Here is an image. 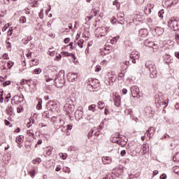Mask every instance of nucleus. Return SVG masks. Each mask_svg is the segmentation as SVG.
Returning a JSON list of instances; mask_svg holds the SVG:
<instances>
[{"label":"nucleus","instance_id":"864d4df0","mask_svg":"<svg viewBox=\"0 0 179 179\" xmlns=\"http://www.w3.org/2000/svg\"><path fill=\"white\" fill-rule=\"evenodd\" d=\"M68 47H70V50H75V48L73 47V42H71Z\"/></svg>","mask_w":179,"mask_h":179},{"label":"nucleus","instance_id":"4c0bfd02","mask_svg":"<svg viewBox=\"0 0 179 179\" xmlns=\"http://www.w3.org/2000/svg\"><path fill=\"white\" fill-rule=\"evenodd\" d=\"M14 64H15V63H13L12 61H8L7 62V66H8V69H10L12 68V66H13Z\"/></svg>","mask_w":179,"mask_h":179},{"label":"nucleus","instance_id":"f257e3e1","mask_svg":"<svg viewBox=\"0 0 179 179\" xmlns=\"http://www.w3.org/2000/svg\"><path fill=\"white\" fill-rule=\"evenodd\" d=\"M51 80H54L56 87H64L65 85V71H60L54 78L50 77L46 78V82H51Z\"/></svg>","mask_w":179,"mask_h":179},{"label":"nucleus","instance_id":"5701e85b","mask_svg":"<svg viewBox=\"0 0 179 179\" xmlns=\"http://www.w3.org/2000/svg\"><path fill=\"white\" fill-rule=\"evenodd\" d=\"M103 128H104V121H102L101 124L99 125V127H97L98 132H100L101 131H102Z\"/></svg>","mask_w":179,"mask_h":179},{"label":"nucleus","instance_id":"f03ea898","mask_svg":"<svg viewBox=\"0 0 179 179\" xmlns=\"http://www.w3.org/2000/svg\"><path fill=\"white\" fill-rule=\"evenodd\" d=\"M145 67L147 69H149L150 74V76L152 79L155 78H157V69L156 68V65L155 64V62L148 60L145 62Z\"/></svg>","mask_w":179,"mask_h":179},{"label":"nucleus","instance_id":"1a4fd4ad","mask_svg":"<svg viewBox=\"0 0 179 179\" xmlns=\"http://www.w3.org/2000/svg\"><path fill=\"white\" fill-rule=\"evenodd\" d=\"M67 79L69 82H77V80H78V73H69L67 74Z\"/></svg>","mask_w":179,"mask_h":179},{"label":"nucleus","instance_id":"5fc2aeb1","mask_svg":"<svg viewBox=\"0 0 179 179\" xmlns=\"http://www.w3.org/2000/svg\"><path fill=\"white\" fill-rule=\"evenodd\" d=\"M125 155H127V151H126L125 150H122V151L120 152V155H121L122 157L125 156Z\"/></svg>","mask_w":179,"mask_h":179},{"label":"nucleus","instance_id":"13d9d810","mask_svg":"<svg viewBox=\"0 0 179 179\" xmlns=\"http://www.w3.org/2000/svg\"><path fill=\"white\" fill-rule=\"evenodd\" d=\"M160 178L161 179H166V178H167V175H166V173H163L160 176Z\"/></svg>","mask_w":179,"mask_h":179},{"label":"nucleus","instance_id":"052dcab7","mask_svg":"<svg viewBox=\"0 0 179 179\" xmlns=\"http://www.w3.org/2000/svg\"><path fill=\"white\" fill-rule=\"evenodd\" d=\"M101 71V66H96V72H100Z\"/></svg>","mask_w":179,"mask_h":179},{"label":"nucleus","instance_id":"6ab92c4d","mask_svg":"<svg viewBox=\"0 0 179 179\" xmlns=\"http://www.w3.org/2000/svg\"><path fill=\"white\" fill-rule=\"evenodd\" d=\"M115 80H117V76L110 74V76L108 79L109 85H111V83H114Z\"/></svg>","mask_w":179,"mask_h":179},{"label":"nucleus","instance_id":"c756f323","mask_svg":"<svg viewBox=\"0 0 179 179\" xmlns=\"http://www.w3.org/2000/svg\"><path fill=\"white\" fill-rule=\"evenodd\" d=\"M118 38H120V36H116V37L113 38L110 40V43L111 44H115V43H117L118 41Z\"/></svg>","mask_w":179,"mask_h":179},{"label":"nucleus","instance_id":"7c9ffc66","mask_svg":"<svg viewBox=\"0 0 179 179\" xmlns=\"http://www.w3.org/2000/svg\"><path fill=\"white\" fill-rule=\"evenodd\" d=\"M173 162H179V152H177L176 155L173 157Z\"/></svg>","mask_w":179,"mask_h":179},{"label":"nucleus","instance_id":"412c9836","mask_svg":"<svg viewBox=\"0 0 179 179\" xmlns=\"http://www.w3.org/2000/svg\"><path fill=\"white\" fill-rule=\"evenodd\" d=\"M6 113L8 115H12V114H13V108H12V106L7 107Z\"/></svg>","mask_w":179,"mask_h":179},{"label":"nucleus","instance_id":"a211bd4d","mask_svg":"<svg viewBox=\"0 0 179 179\" xmlns=\"http://www.w3.org/2000/svg\"><path fill=\"white\" fill-rule=\"evenodd\" d=\"M38 103L36 105L37 110H41L43 108V99L41 98H37Z\"/></svg>","mask_w":179,"mask_h":179},{"label":"nucleus","instance_id":"39448f33","mask_svg":"<svg viewBox=\"0 0 179 179\" xmlns=\"http://www.w3.org/2000/svg\"><path fill=\"white\" fill-rule=\"evenodd\" d=\"M64 110L67 115H71V114H72V113H73V111L75 110V106L70 103H66L64 105Z\"/></svg>","mask_w":179,"mask_h":179},{"label":"nucleus","instance_id":"a19ab883","mask_svg":"<svg viewBox=\"0 0 179 179\" xmlns=\"http://www.w3.org/2000/svg\"><path fill=\"white\" fill-rule=\"evenodd\" d=\"M20 23H26L27 22L26 17L25 16L20 17Z\"/></svg>","mask_w":179,"mask_h":179},{"label":"nucleus","instance_id":"aec40b11","mask_svg":"<svg viewBox=\"0 0 179 179\" xmlns=\"http://www.w3.org/2000/svg\"><path fill=\"white\" fill-rule=\"evenodd\" d=\"M64 55L65 57H71V58L75 61L76 59V56H75V54L73 53H69L68 52H63Z\"/></svg>","mask_w":179,"mask_h":179},{"label":"nucleus","instance_id":"cd10ccee","mask_svg":"<svg viewBox=\"0 0 179 179\" xmlns=\"http://www.w3.org/2000/svg\"><path fill=\"white\" fill-rule=\"evenodd\" d=\"M84 43H85V41L83 39H80L78 42V47H80V48H83Z\"/></svg>","mask_w":179,"mask_h":179},{"label":"nucleus","instance_id":"79ce46f5","mask_svg":"<svg viewBox=\"0 0 179 179\" xmlns=\"http://www.w3.org/2000/svg\"><path fill=\"white\" fill-rule=\"evenodd\" d=\"M124 73L121 72L118 75V80H122L124 79Z\"/></svg>","mask_w":179,"mask_h":179},{"label":"nucleus","instance_id":"72a5a7b5","mask_svg":"<svg viewBox=\"0 0 179 179\" xmlns=\"http://www.w3.org/2000/svg\"><path fill=\"white\" fill-rule=\"evenodd\" d=\"M32 162H33V164H40V163H41V159H40V158H36V159H34Z\"/></svg>","mask_w":179,"mask_h":179},{"label":"nucleus","instance_id":"9d476101","mask_svg":"<svg viewBox=\"0 0 179 179\" xmlns=\"http://www.w3.org/2000/svg\"><path fill=\"white\" fill-rule=\"evenodd\" d=\"M129 57L132 59L131 62L133 64H136V59L139 58V55L138 52H133L130 54Z\"/></svg>","mask_w":179,"mask_h":179},{"label":"nucleus","instance_id":"09e8293b","mask_svg":"<svg viewBox=\"0 0 179 179\" xmlns=\"http://www.w3.org/2000/svg\"><path fill=\"white\" fill-rule=\"evenodd\" d=\"M92 10L94 13V16H97V15H99V10H97L96 8H93Z\"/></svg>","mask_w":179,"mask_h":179},{"label":"nucleus","instance_id":"69168bd1","mask_svg":"<svg viewBox=\"0 0 179 179\" xmlns=\"http://www.w3.org/2000/svg\"><path fill=\"white\" fill-rule=\"evenodd\" d=\"M122 92L123 94H127V93H128V90L125 88L122 90Z\"/></svg>","mask_w":179,"mask_h":179},{"label":"nucleus","instance_id":"49530a36","mask_svg":"<svg viewBox=\"0 0 179 179\" xmlns=\"http://www.w3.org/2000/svg\"><path fill=\"white\" fill-rule=\"evenodd\" d=\"M135 2L137 5H142L145 2V0H135Z\"/></svg>","mask_w":179,"mask_h":179},{"label":"nucleus","instance_id":"bf43d9fd","mask_svg":"<svg viewBox=\"0 0 179 179\" xmlns=\"http://www.w3.org/2000/svg\"><path fill=\"white\" fill-rule=\"evenodd\" d=\"M61 58H62V56L59 54L58 55L56 56L55 59L57 61H59L61 59Z\"/></svg>","mask_w":179,"mask_h":179},{"label":"nucleus","instance_id":"e2e57ef3","mask_svg":"<svg viewBox=\"0 0 179 179\" xmlns=\"http://www.w3.org/2000/svg\"><path fill=\"white\" fill-rule=\"evenodd\" d=\"M120 133H117L115 134H113V138H116V139H117V138H120Z\"/></svg>","mask_w":179,"mask_h":179},{"label":"nucleus","instance_id":"ddd939ff","mask_svg":"<svg viewBox=\"0 0 179 179\" xmlns=\"http://www.w3.org/2000/svg\"><path fill=\"white\" fill-rule=\"evenodd\" d=\"M155 132H156V129L151 127H150L148 130H147V136H148L149 138H152V136H153V135H155Z\"/></svg>","mask_w":179,"mask_h":179},{"label":"nucleus","instance_id":"ea45409f","mask_svg":"<svg viewBox=\"0 0 179 179\" xmlns=\"http://www.w3.org/2000/svg\"><path fill=\"white\" fill-rule=\"evenodd\" d=\"M29 173L30 174L31 177H34V176H36V169H31L29 171Z\"/></svg>","mask_w":179,"mask_h":179},{"label":"nucleus","instance_id":"2f4dec72","mask_svg":"<svg viewBox=\"0 0 179 179\" xmlns=\"http://www.w3.org/2000/svg\"><path fill=\"white\" fill-rule=\"evenodd\" d=\"M138 177H139V174L136 173V174H130L129 176V178L128 179H134V178H138Z\"/></svg>","mask_w":179,"mask_h":179},{"label":"nucleus","instance_id":"2eb2a0df","mask_svg":"<svg viewBox=\"0 0 179 179\" xmlns=\"http://www.w3.org/2000/svg\"><path fill=\"white\" fill-rule=\"evenodd\" d=\"M138 34L140 36V37H146L148 36V29H141L138 31Z\"/></svg>","mask_w":179,"mask_h":179},{"label":"nucleus","instance_id":"c03bdc74","mask_svg":"<svg viewBox=\"0 0 179 179\" xmlns=\"http://www.w3.org/2000/svg\"><path fill=\"white\" fill-rule=\"evenodd\" d=\"M13 33V27H10L8 31V36H12Z\"/></svg>","mask_w":179,"mask_h":179},{"label":"nucleus","instance_id":"680f3d73","mask_svg":"<svg viewBox=\"0 0 179 179\" xmlns=\"http://www.w3.org/2000/svg\"><path fill=\"white\" fill-rule=\"evenodd\" d=\"M167 138H170V136L166 134L164 135V136H162V139H167Z\"/></svg>","mask_w":179,"mask_h":179},{"label":"nucleus","instance_id":"473e14b6","mask_svg":"<svg viewBox=\"0 0 179 179\" xmlns=\"http://www.w3.org/2000/svg\"><path fill=\"white\" fill-rule=\"evenodd\" d=\"M23 138H24L23 136H19L18 137H17L15 140L16 143H22V141H23Z\"/></svg>","mask_w":179,"mask_h":179},{"label":"nucleus","instance_id":"0eeeda50","mask_svg":"<svg viewBox=\"0 0 179 179\" xmlns=\"http://www.w3.org/2000/svg\"><path fill=\"white\" fill-rule=\"evenodd\" d=\"M131 92L132 97H134V99L139 97V87L138 86L134 85L131 87Z\"/></svg>","mask_w":179,"mask_h":179},{"label":"nucleus","instance_id":"a18cd8bd","mask_svg":"<svg viewBox=\"0 0 179 179\" xmlns=\"http://www.w3.org/2000/svg\"><path fill=\"white\" fill-rule=\"evenodd\" d=\"M144 12L146 15H150V13H152V10L150 8H145Z\"/></svg>","mask_w":179,"mask_h":179},{"label":"nucleus","instance_id":"7ed1b4c3","mask_svg":"<svg viewBox=\"0 0 179 179\" xmlns=\"http://www.w3.org/2000/svg\"><path fill=\"white\" fill-rule=\"evenodd\" d=\"M87 87L90 92H96V89L100 87V83L97 79L89 78Z\"/></svg>","mask_w":179,"mask_h":179},{"label":"nucleus","instance_id":"37998d69","mask_svg":"<svg viewBox=\"0 0 179 179\" xmlns=\"http://www.w3.org/2000/svg\"><path fill=\"white\" fill-rule=\"evenodd\" d=\"M10 83H12V82H10V80L5 81V82L3 83V87H6V86H9V85H10Z\"/></svg>","mask_w":179,"mask_h":179},{"label":"nucleus","instance_id":"dca6fc26","mask_svg":"<svg viewBox=\"0 0 179 179\" xmlns=\"http://www.w3.org/2000/svg\"><path fill=\"white\" fill-rule=\"evenodd\" d=\"M155 31L158 36H162V34L164 33V29L160 27H156L155 29Z\"/></svg>","mask_w":179,"mask_h":179},{"label":"nucleus","instance_id":"bb28decb","mask_svg":"<svg viewBox=\"0 0 179 179\" xmlns=\"http://www.w3.org/2000/svg\"><path fill=\"white\" fill-rule=\"evenodd\" d=\"M98 107L101 110H103V108H104V102L103 101H99L98 102Z\"/></svg>","mask_w":179,"mask_h":179},{"label":"nucleus","instance_id":"338daca9","mask_svg":"<svg viewBox=\"0 0 179 179\" xmlns=\"http://www.w3.org/2000/svg\"><path fill=\"white\" fill-rule=\"evenodd\" d=\"M72 127H73V125L71 124H68L67 125V129L71 131V129H72Z\"/></svg>","mask_w":179,"mask_h":179},{"label":"nucleus","instance_id":"4d7b16f0","mask_svg":"<svg viewBox=\"0 0 179 179\" xmlns=\"http://www.w3.org/2000/svg\"><path fill=\"white\" fill-rule=\"evenodd\" d=\"M112 142L113 143H117L118 145H121V143H120V141L117 139H112Z\"/></svg>","mask_w":179,"mask_h":179},{"label":"nucleus","instance_id":"f704fd0d","mask_svg":"<svg viewBox=\"0 0 179 179\" xmlns=\"http://www.w3.org/2000/svg\"><path fill=\"white\" fill-rule=\"evenodd\" d=\"M42 72L41 69H36L33 71V73H35V75H40V73Z\"/></svg>","mask_w":179,"mask_h":179},{"label":"nucleus","instance_id":"f3484780","mask_svg":"<svg viewBox=\"0 0 179 179\" xmlns=\"http://www.w3.org/2000/svg\"><path fill=\"white\" fill-rule=\"evenodd\" d=\"M102 162L103 164H110L112 160L111 157H102Z\"/></svg>","mask_w":179,"mask_h":179},{"label":"nucleus","instance_id":"3c124183","mask_svg":"<svg viewBox=\"0 0 179 179\" xmlns=\"http://www.w3.org/2000/svg\"><path fill=\"white\" fill-rule=\"evenodd\" d=\"M63 171H64V173H71V169L68 167H66L63 169Z\"/></svg>","mask_w":179,"mask_h":179},{"label":"nucleus","instance_id":"8fccbe9b","mask_svg":"<svg viewBox=\"0 0 179 179\" xmlns=\"http://www.w3.org/2000/svg\"><path fill=\"white\" fill-rule=\"evenodd\" d=\"M3 59H9V57L8 55V53H4L2 56Z\"/></svg>","mask_w":179,"mask_h":179},{"label":"nucleus","instance_id":"b1692460","mask_svg":"<svg viewBox=\"0 0 179 179\" xmlns=\"http://www.w3.org/2000/svg\"><path fill=\"white\" fill-rule=\"evenodd\" d=\"M52 154V148L50 147V148H48V150L46 151L45 157H47V156H51Z\"/></svg>","mask_w":179,"mask_h":179},{"label":"nucleus","instance_id":"de8ad7c7","mask_svg":"<svg viewBox=\"0 0 179 179\" xmlns=\"http://www.w3.org/2000/svg\"><path fill=\"white\" fill-rule=\"evenodd\" d=\"M124 15H120V20L119 22L120 24H124Z\"/></svg>","mask_w":179,"mask_h":179},{"label":"nucleus","instance_id":"774afa93","mask_svg":"<svg viewBox=\"0 0 179 179\" xmlns=\"http://www.w3.org/2000/svg\"><path fill=\"white\" fill-rule=\"evenodd\" d=\"M175 57H176V58H178V59H179V52H175Z\"/></svg>","mask_w":179,"mask_h":179},{"label":"nucleus","instance_id":"603ef678","mask_svg":"<svg viewBox=\"0 0 179 179\" xmlns=\"http://www.w3.org/2000/svg\"><path fill=\"white\" fill-rule=\"evenodd\" d=\"M27 134H30L32 138H34V133H33V130L30 129L27 131Z\"/></svg>","mask_w":179,"mask_h":179},{"label":"nucleus","instance_id":"c9c22d12","mask_svg":"<svg viewBox=\"0 0 179 179\" xmlns=\"http://www.w3.org/2000/svg\"><path fill=\"white\" fill-rule=\"evenodd\" d=\"M31 61H32V63L31 64V66H34L38 64V59H33Z\"/></svg>","mask_w":179,"mask_h":179},{"label":"nucleus","instance_id":"6e6d98bb","mask_svg":"<svg viewBox=\"0 0 179 179\" xmlns=\"http://www.w3.org/2000/svg\"><path fill=\"white\" fill-rule=\"evenodd\" d=\"M64 41L65 44H68V43H69L71 41V38H65Z\"/></svg>","mask_w":179,"mask_h":179},{"label":"nucleus","instance_id":"9b49d317","mask_svg":"<svg viewBox=\"0 0 179 179\" xmlns=\"http://www.w3.org/2000/svg\"><path fill=\"white\" fill-rule=\"evenodd\" d=\"M75 117L76 120H77L78 121H79V120H82V118H83V111L77 110L75 112Z\"/></svg>","mask_w":179,"mask_h":179},{"label":"nucleus","instance_id":"4468645a","mask_svg":"<svg viewBox=\"0 0 179 179\" xmlns=\"http://www.w3.org/2000/svg\"><path fill=\"white\" fill-rule=\"evenodd\" d=\"M149 152V145L143 144L141 148V155L143 156Z\"/></svg>","mask_w":179,"mask_h":179},{"label":"nucleus","instance_id":"393cba45","mask_svg":"<svg viewBox=\"0 0 179 179\" xmlns=\"http://www.w3.org/2000/svg\"><path fill=\"white\" fill-rule=\"evenodd\" d=\"M88 110L90 111H92V113H94V111H96V105L95 104L90 105L88 107Z\"/></svg>","mask_w":179,"mask_h":179},{"label":"nucleus","instance_id":"c85d7f7f","mask_svg":"<svg viewBox=\"0 0 179 179\" xmlns=\"http://www.w3.org/2000/svg\"><path fill=\"white\" fill-rule=\"evenodd\" d=\"M164 15V9H161L159 12H158V16L159 17H161V19H163Z\"/></svg>","mask_w":179,"mask_h":179},{"label":"nucleus","instance_id":"4be33fe9","mask_svg":"<svg viewBox=\"0 0 179 179\" xmlns=\"http://www.w3.org/2000/svg\"><path fill=\"white\" fill-rule=\"evenodd\" d=\"M113 5L116 6L117 9V10H120V8L121 6V3H120V2H118V0H115L113 2Z\"/></svg>","mask_w":179,"mask_h":179},{"label":"nucleus","instance_id":"e433bc0d","mask_svg":"<svg viewBox=\"0 0 179 179\" xmlns=\"http://www.w3.org/2000/svg\"><path fill=\"white\" fill-rule=\"evenodd\" d=\"M40 19H44V10L41 9V11L38 13Z\"/></svg>","mask_w":179,"mask_h":179},{"label":"nucleus","instance_id":"0e129e2a","mask_svg":"<svg viewBox=\"0 0 179 179\" xmlns=\"http://www.w3.org/2000/svg\"><path fill=\"white\" fill-rule=\"evenodd\" d=\"M55 171H61V166L58 165L56 166Z\"/></svg>","mask_w":179,"mask_h":179},{"label":"nucleus","instance_id":"423d86ee","mask_svg":"<svg viewBox=\"0 0 179 179\" xmlns=\"http://www.w3.org/2000/svg\"><path fill=\"white\" fill-rule=\"evenodd\" d=\"M144 111L145 115L147 116L148 118H152L153 114H155V110L150 106L145 107Z\"/></svg>","mask_w":179,"mask_h":179},{"label":"nucleus","instance_id":"58836bf2","mask_svg":"<svg viewBox=\"0 0 179 179\" xmlns=\"http://www.w3.org/2000/svg\"><path fill=\"white\" fill-rule=\"evenodd\" d=\"M93 132H94V130L91 129V131L87 134L88 139H92V136H93Z\"/></svg>","mask_w":179,"mask_h":179},{"label":"nucleus","instance_id":"a878e982","mask_svg":"<svg viewBox=\"0 0 179 179\" xmlns=\"http://www.w3.org/2000/svg\"><path fill=\"white\" fill-rule=\"evenodd\" d=\"M43 118H50V111L45 110L43 113Z\"/></svg>","mask_w":179,"mask_h":179},{"label":"nucleus","instance_id":"20e7f679","mask_svg":"<svg viewBox=\"0 0 179 179\" xmlns=\"http://www.w3.org/2000/svg\"><path fill=\"white\" fill-rule=\"evenodd\" d=\"M168 26L173 27L174 31L179 30V18L177 17H171L168 22Z\"/></svg>","mask_w":179,"mask_h":179},{"label":"nucleus","instance_id":"6e6552de","mask_svg":"<svg viewBox=\"0 0 179 179\" xmlns=\"http://www.w3.org/2000/svg\"><path fill=\"white\" fill-rule=\"evenodd\" d=\"M108 29L109 28H106L104 27L96 28V31H99L98 37H103V36H106V34H107V31H108Z\"/></svg>","mask_w":179,"mask_h":179},{"label":"nucleus","instance_id":"f8f14e48","mask_svg":"<svg viewBox=\"0 0 179 179\" xmlns=\"http://www.w3.org/2000/svg\"><path fill=\"white\" fill-rule=\"evenodd\" d=\"M115 106L116 107H120L121 106V96L119 95H116L113 98Z\"/></svg>","mask_w":179,"mask_h":179}]
</instances>
